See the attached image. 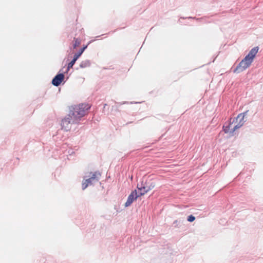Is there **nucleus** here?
I'll return each instance as SVG.
<instances>
[{
    "label": "nucleus",
    "mask_w": 263,
    "mask_h": 263,
    "mask_svg": "<svg viewBox=\"0 0 263 263\" xmlns=\"http://www.w3.org/2000/svg\"><path fill=\"white\" fill-rule=\"evenodd\" d=\"M79 58V55H77L76 54H75L74 55V57H73V60H75V61H77L78 60V59Z\"/></svg>",
    "instance_id": "nucleus-14"
},
{
    "label": "nucleus",
    "mask_w": 263,
    "mask_h": 263,
    "mask_svg": "<svg viewBox=\"0 0 263 263\" xmlns=\"http://www.w3.org/2000/svg\"><path fill=\"white\" fill-rule=\"evenodd\" d=\"M81 54L83 53L84 52V49H81V50L79 51Z\"/></svg>",
    "instance_id": "nucleus-15"
},
{
    "label": "nucleus",
    "mask_w": 263,
    "mask_h": 263,
    "mask_svg": "<svg viewBox=\"0 0 263 263\" xmlns=\"http://www.w3.org/2000/svg\"><path fill=\"white\" fill-rule=\"evenodd\" d=\"M245 116L239 114L236 118L230 119L229 122L225 123L223 129L225 133L233 136L234 132L243 125Z\"/></svg>",
    "instance_id": "nucleus-1"
},
{
    "label": "nucleus",
    "mask_w": 263,
    "mask_h": 263,
    "mask_svg": "<svg viewBox=\"0 0 263 263\" xmlns=\"http://www.w3.org/2000/svg\"><path fill=\"white\" fill-rule=\"evenodd\" d=\"M139 196H140L139 194H138L136 190L133 191L128 196L127 200L125 203V206L126 207L129 206L133 202V201L136 200Z\"/></svg>",
    "instance_id": "nucleus-6"
},
{
    "label": "nucleus",
    "mask_w": 263,
    "mask_h": 263,
    "mask_svg": "<svg viewBox=\"0 0 263 263\" xmlns=\"http://www.w3.org/2000/svg\"><path fill=\"white\" fill-rule=\"evenodd\" d=\"M81 44V41L78 39H74V43L73 45V48H76L77 47H78Z\"/></svg>",
    "instance_id": "nucleus-9"
},
{
    "label": "nucleus",
    "mask_w": 263,
    "mask_h": 263,
    "mask_svg": "<svg viewBox=\"0 0 263 263\" xmlns=\"http://www.w3.org/2000/svg\"><path fill=\"white\" fill-rule=\"evenodd\" d=\"M90 108L89 104L82 103L73 107L72 109L70 110L69 114L72 116V119L74 122H79L81 118L86 114Z\"/></svg>",
    "instance_id": "nucleus-3"
},
{
    "label": "nucleus",
    "mask_w": 263,
    "mask_h": 263,
    "mask_svg": "<svg viewBox=\"0 0 263 263\" xmlns=\"http://www.w3.org/2000/svg\"><path fill=\"white\" fill-rule=\"evenodd\" d=\"M155 186V182H151L149 185H146L145 186H142L141 187H138V189L139 190L140 192L139 193V196H142L145 194L150 190H152Z\"/></svg>",
    "instance_id": "nucleus-5"
},
{
    "label": "nucleus",
    "mask_w": 263,
    "mask_h": 263,
    "mask_svg": "<svg viewBox=\"0 0 263 263\" xmlns=\"http://www.w3.org/2000/svg\"><path fill=\"white\" fill-rule=\"evenodd\" d=\"M89 177L90 179L95 180L96 182L99 180L101 174L99 172H96L94 173H90Z\"/></svg>",
    "instance_id": "nucleus-8"
},
{
    "label": "nucleus",
    "mask_w": 263,
    "mask_h": 263,
    "mask_svg": "<svg viewBox=\"0 0 263 263\" xmlns=\"http://www.w3.org/2000/svg\"><path fill=\"white\" fill-rule=\"evenodd\" d=\"M76 61L74 60L73 59L68 64L67 69L69 70V69L72 68L73 65L76 63Z\"/></svg>",
    "instance_id": "nucleus-11"
},
{
    "label": "nucleus",
    "mask_w": 263,
    "mask_h": 263,
    "mask_svg": "<svg viewBox=\"0 0 263 263\" xmlns=\"http://www.w3.org/2000/svg\"><path fill=\"white\" fill-rule=\"evenodd\" d=\"M64 75L63 73L57 74L52 80V84L55 86H58L64 80Z\"/></svg>",
    "instance_id": "nucleus-7"
},
{
    "label": "nucleus",
    "mask_w": 263,
    "mask_h": 263,
    "mask_svg": "<svg viewBox=\"0 0 263 263\" xmlns=\"http://www.w3.org/2000/svg\"><path fill=\"white\" fill-rule=\"evenodd\" d=\"M71 116H72L69 113V114L62 120V128L66 131H68L70 129L71 124L78 123V122H74Z\"/></svg>",
    "instance_id": "nucleus-4"
},
{
    "label": "nucleus",
    "mask_w": 263,
    "mask_h": 263,
    "mask_svg": "<svg viewBox=\"0 0 263 263\" xmlns=\"http://www.w3.org/2000/svg\"><path fill=\"white\" fill-rule=\"evenodd\" d=\"M89 185V182L86 180H84L82 183V187L83 190H85Z\"/></svg>",
    "instance_id": "nucleus-10"
},
{
    "label": "nucleus",
    "mask_w": 263,
    "mask_h": 263,
    "mask_svg": "<svg viewBox=\"0 0 263 263\" xmlns=\"http://www.w3.org/2000/svg\"><path fill=\"white\" fill-rule=\"evenodd\" d=\"M195 217L193 215H190L187 217V221L189 222H193L195 220Z\"/></svg>",
    "instance_id": "nucleus-12"
},
{
    "label": "nucleus",
    "mask_w": 263,
    "mask_h": 263,
    "mask_svg": "<svg viewBox=\"0 0 263 263\" xmlns=\"http://www.w3.org/2000/svg\"><path fill=\"white\" fill-rule=\"evenodd\" d=\"M258 51V47L252 48L248 54L239 63V65L234 70V72L239 73L248 68L252 63L256 54Z\"/></svg>",
    "instance_id": "nucleus-2"
},
{
    "label": "nucleus",
    "mask_w": 263,
    "mask_h": 263,
    "mask_svg": "<svg viewBox=\"0 0 263 263\" xmlns=\"http://www.w3.org/2000/svg\"><path fill=\"white\" fill-rule=\"evenodd\" d=\"M86 180L89 182V184H91L93 182H96L95 180L90 179V177L87 179Z\"/></svg>",
    "instance_id": "nucleus-13"
},
{
    "label": "nucleus",
    "mask_w": 263,
    "mask_h": 263,
    "mask_svg": "<svg viewBox=\"0 0 263 263\" xmlns=\"http://www.w3.org/2000/svg\"><path fill=\"white\" fill-rule=\"evenodd\" d=\"M87 48V46L84 47L82 49H84V51L85 50V49Z\"/></svg>",
    "instance_id": "nucleus-17"
},
{
    "label": "nucleus",
    "mask_w": 263,
    "mask_h": 263,
    "mask_svg": "<svg viewBox=\"0 0 263 263\" xmlns=\"http://www.w3.org/2000/svg\"><path fill=\"white\" fill-rule=\"evenodd\" d=\"M77 55H79V57H80L81 56V55L82 54L80 52H79L78 53H76Z\"/></svg>",
    "instance_id": "nucleus-16"
}]
</instances>
